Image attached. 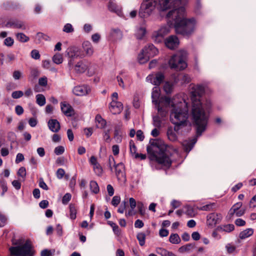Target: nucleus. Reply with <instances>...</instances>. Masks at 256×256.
I'll list each match as a JSON object with an SVG mask.
<instances>
[{"instance_id": "f257e3e1", "label": "nucleus", "mask_w": 256, "mask_h": 256, "mask_svg": "<svg viewBox=\"0 0 256 256\" xmlns=\"http://www.w3.org/2000/svg\"><path fill=\"white\" fill-rule=\"evenodd\" d=\"M184 0H158L157 9L159 11L170 10L166 17L174 20L176 34L189 36L194 32L196 22L194 18H185V8L180 4Z\"/></svg>"}, {"instance_id": "f03ea898", "label": "nucleus", "mask_w": 256, "mask_h": 256, "mask_svg": "<svg viewBox=\"0 0 256 256\" xmlns=\"http://www.w3.org/2000/svg\"><path fill=\"white\" fill-rule=\"evenodd\" d=\"M204 92V88L202 85H197L192 88L190 92L192 121L198 136H201L206 128L209 119V110L211 106L210 100H206L204 104L200 102V98Z\"/></svg>"}, {"instance_id": "7ed1b4c3", "label": "nucleus", "mask_w": 256, "mask_h": 256, "mask_svg": "<svg viewBox=\"0 0 256 256\" xmlns=\"http://www.w3.org/2000/svg\"><path fill=\"white\" fill-rule=\"evenodd\" d=\"M146 150L152 158L163 166L169 168L172 164L170 156L175 150L159 139H150Z\"/></svg>"}, {"instance_id": "20e7f679", "label": "nucleus", "mask_w": 256, "mask_h": 256, "mask_svg": "<svg viewBox=\"0 0 256 256\" xmlns=\"http://www.w3.org/2000/svg\"><path fill=\"white\" fill-rule=\"evenodd\" d=\"M180 106H174L171 110L170 120L171 122L175 126L174 130L168 128L167 131V136L171 141H176L177 138L176 132L186 125L188 118V103L186 101L180 104Z\"/></svg>"}, {"instance_id": "39448f33", "label": "nucleus", "mask_w": 256, "mask_h": 256, "mask_svg": "<svg viewBox=\"0 0 256 256\" xmlns=\"http://www.w3.org/2000/svg\"><path fill=\"white\" fill-rule=\"evenodd\" d=\"M160 89L158 86H155L152 88V102L156 105V106L160 114L162 116H166L168 114V108L170 107L172 109L173 106H180V104L186 101L182 100L178 103H176L175 99L174 100H171L168 97H162L160 98Z\"/></svg>"}, {"instance_id": "423d86ee", "label": "nucleus", "mask_w": 256, "mask_h": 256, "mask_svg": "<svg viewBox=\"0 0 256 256\" xmlns=\"http://www.w3.org/2000/svg\"><path fill=\"white\" fill-rule=\"evenodd\" d=\"M21 240H18L15 244L18 246H12L9 248L12 256H34L35 250L30 240H27L24 244Z\"/></svg>"}, {"instance_id": "0eeeda50", "label": "nucleus", "mask_w": 256, "mask_h": 256, "mask_svg": "<svg viewBox=\"0 0 256 256\" xmlns=\"http://www.w3.org/2000/svg\"><path fill=\"white\" fill-rule=\"evenodd\" d=\"M187 52L185 50H180L173 55L168 61L170 67L176 70H183L187 67L186 62Z\"/></svg>"}, {"instance_id": "6e6552de", "label": "nucleus", "mask_w": 256, "mask_h": 256, "mask_svg": "<svg viewBox=\"0 0 256 256\" xmlns=\"http://www.w3.org/2000/svg\"><path fill=\"white\" fill-rule=\"evenodd\" d=\"M158 4L157 0H144L139 11V15L141 18L148 16L156 8Z\"/></svg>"}, {"instance_id": "1a4fd4ad", "label": "nucleus", "mask_w": 256, "mask_h": 256, "mask_svg": "<svg viewBox=\"0 0 256 256\" xmlns=\"http://www.w3.org/2000/svg\"><path fill=\"white\" fill-rule=\"evenodd\" d=\"M146 80L151 84L158 86L164 80V76L161 72L149 74L146 78Z\"/></svg>"}, {"instance_id": "9d476101", "label": "nucleus", "mask_w": 256, "mask_h": 256, "mask_svg": "<svg viewBox=\"0 0 256 256\" xmlns=\"http://www.w3.org/2000/svg\"><path fill=\"white\" fill-rule=\"evenodd\" d=\"M5 26L8 28H18L22 30H25L26 28L24 22L17 19L10 20L6 22Z\"/></svg>"}, {"instance_id": "9b49d317", "label": "nucleus", "mask_w": 256, "mask_h": 256, "mask_svg": "<svg viewBox=\"0 0 256 256\" xmlns=\"http://www.w3.org/2000/svg\"><path fill=\"white\" fill-rule=\"evenodd\" d=\"M115 174L118 180H126L124 166L122 163L120 162L114 166Z\"/></svg>"}, {"instance_id": "f8f14e48", "label": "nucleus", "mask_w": 256, "mask_h": 256, "mask_svg": "<svg viewBox=\"0 0 256 256\" xmlns=\"http://www.w3.org/2000/svg\"><path fill=\"white\" fill-rule=\"evenodd\" d=\"M90 91V88L86 85L78 86L74 87L72 92L78 96H83L88 94Z\"/></svg>"}, {"instance_id": "ddd939ff", "label": "nucleus", "mask_w": 256, "mask_h": 256, "mask_svg": "<svg viewBox=\"0 0 256 256\" xmlns=\"http://www.w3.org/2000/svg\"><path fill=\"white\" fill-rule=\"evenodd\" d=\"M170 28L168 26H162L154 34V36L156 37V40H158V42H160L162 38L170 32Z\"/></svg>"}, {"instance_id": "4468645a", "label": "nucleus", "mask_w": 256, "mask_h": 256, "mask_svg": "<svg viewBox=\"0 0 256 256\" xmlns=\"http://www.w3.org/2000/svg\"><path fill=\"white\" fill-rule=\"evenodd\" d=\"M165 44L168 48L173 50L179 44V40L175 36H171L165 40Z\"/></svg>"}, {"instance_id": "2eb2a0df", "label": "nucleus", "mask_w": 256, "mask_h": 256, "mask_svg": "<svg viewBox=\"0 0 256 256\" xmlns=\"http://www.w3.org/2000/svg\"><path fill=\"white\" fill-rule=\"evenodd\" d=\"M122 104L114 99L112 100L109 107L110 112L114 114H120L122 110Z\"/></svg>"}, {"instance_id": "dca6fc26", "label": "nucleus", "mask_w": 256, "mask_h": 256, "mask_svg": "<svg viewBox=\"0 0 256 256\" xmlns=\"http://www.w3.org/2000/svg\"><path fill=\"white\" fill-rule=\"evenodd\" d=\"M222 218L220 214L212 213L207 216V223L209 226H214L218 223Z\"/></svg>"}, {"instance_id": "f3484780", "label": "nucleus", "mask_w": 256, "mask_h": 256, "mask_svg": "<svg viewBox=\"0 0 256 256\" xmlns=\"http://www.w3.org/2000/svg\"><path fill=\"white\" fill-rule=\"evenodd\" d=\"M60 108L62 112L67 116H71L74 114L73 108L66 102H60Z\"/></svg>"}, {"instance_id": "a211bd4d", "label": "nucleus", "mask_w": 256, "mask_h": 256, "mask_svg": "<svg viewBox=\"0 0 256 256\" xmlns=\"http://www.w3.org/2000/svg\"><path fill=\"white\" fill-rule=\"evenodd\" d=\"M143 52H144L149 58L153 57L158 54V50L152 44L146 46L143 48Z\"/></svg>"}, {"instance_id": "6ab92c4d", "label": "nucleus", "mask_w": 256, "mask_h": 256, "mask_svg": "<svg viewBox=\"0 0 256 256\" xmlns=\"http://www.w3.org/2000/svg\"><path fill=\"white\" fill-rule=\"evenodd\" d=\"M48 124L50 130L52 132H56L60 130V124L58 120L56 119L50 120Z\"/></svg>"}, {"instance_id": "aec40b11", "label": "nucleus", "mask_w": 256, "mask_h": 256, "mask_svg": "<svg viewBox=\"0 0 256 256\" xmlns=\"http://www.w3.org/2000/svg\"><path fill=\"white\" fill-rule=\"evenodd\" d=\"M110 37L113 41L120 40L122 38V33L119 29H112L110 32Z\"/></svg>"}, {"instance_id": "412c9836", "label": "nucleus", "mask_w": 256, "mask_h": 256, "mask_svg": "<svg viewBox=\"0 0 256 256\" xmlns=\"http://www.w3.org/2000/svg\"><path fill=\"white\" fill-rule=\"evenodd\" d=\"M68 55L72 58H82L84 55L81 54L80 48L76 47H72L69 48Z\"/></svg>"}, {"instance_id": "4be33fe9", "label": "nucleus", "mask_w": 256, "mask_h": 256, "mask_svg": "<svg viewBox=\"0 0 256 256\" xmlns=\"http://www.w3.org/2000/svg\"><path fill=\"white\" fill-rule=\"evenodd\" d=\"M196 142V139L194 138L190 140H184L182 142V145L184 147V150L189 152L193 148L194 144Z\"/></svg>"}, {"instance_id": "5701e85b", "label": "nucleus", "mask_w": 256, "mask_h": 256, "mask_svg": "<svg viewBox=\"0 0 256 256\" xmlns=\"http://www.w3.org/2000/svg\"><path fill=\"white\" fill-rule=\"evenodd\" d=\"M88 68V66L84 61H80L75 65L74 70L77 73H83Z\"/></svg>"}, {"instance_id": "b1692460", "label": "nucleus", "mask_w": 256, "mask_h": 256, "mask_svg": "<svg viewBox=\"0 0 256 256\" xmlns=\"http://www.w3.org/2000/svg\"><path fill=\"white\" fill-rule=\"evenodd\" d=\"M82 48L86 52V56H90L93 54L94 48L90 42H84L82 44Z\"/></svg>"}, {"instance_id": "393cba45", "label": "nucleus", "mask_w": 256, "mask_h": 256, "mask_svg": "<svg viewBox=\"0 0 256 256\" xmlns=\"http://www.w3.org/2000/svg\"><path fill=\"white\" fill-rule=\"evenodd\" d=\"M96 126L98 128H104L106 124V120L102 118L100 115L97 114L96 116Z\"/></svg>"}, {"instance_id": "a878e982", "label": "nucleus", "mask_w": 256, "mask_h": 256, "mask_svg": "<svg viewBox=\"0 0 256 256\" xmlns=\"http://www.w3.org/2000/svg\"><path fill=\"white\" fill-rule=\"evenodd\" d=\"M156 252L162 256H176L172 252L168 251L162 248H156Z\"/></svg>"}, {"instance_id": "bb28decb", "label": "nucleus", "mask_w": 256, "mask_h": 256, "mask_svg": "<svg viewBox=\"0 0 256 256\" xmlns=\"http://www.w3.org/2000/svg\"><path fill=\"white\" fill-rule=\"evenodd\" d=\"M253 234H254L253 229L250 228H247L240 232V238L241 239H244L246 238H247Z\"/></svg>"}, {"instance_id": "cd10ccee", "label": "nucleus", "mask_w": 256, "mask_h": 256, "mask_svg": "<svg viewBox=\"0 0 256 256\" xmlns=\"http://www.w3.org/2000/svg\"><path fill=\"white\" fill-rule=\"evenodd\" d=\"M150 58L147 54L143 52V49L142 50L141 52L138 55V60L140 64H144L147 62Z\"/></svg>"}, {"instance_id": "c85d7f7f", "label": "nucleus", "mask_w": 256, "mask_h": 256, "mask_svg": "<svg viewBox=\"0 0 256 256\" xmlns=\"http://www.w3.org/2000/svg\"><path fill=\"white\" fill-rule=\"evenodd\" d=\"M90 188L92 193L96 194L100 192V188L98 183L94 180H91L90 183Z\"/></svg>"}, {"instance_id": "c756f323", "label": "nucleus", "mask_w": 256, "mask_h": 256, "mask_svg": "<svg viewBox=\"0 0 256 256\" xmlns=\"http://www.w3.org/2000/svg\"><path fill=\"white\" fill-rule=\"evenodd\" d=\"M108 8L110 11L116 12L119 16L122 13L120 10L118 9L116 4L113 2H109L108 4Z\"/></svg>"}, {"instance_id": "7c9ffc66", "label": "nucleus", "mask_w": 256, "mask_h": 256, "mask_svg": "<svg viewBox=\"0 0 256 256\" xmlns=\"http://www.w3.org/2000/svg\"><path fill=\"white\" fill-rule=\"evenodd\" d=\"M36 102L40 106H42L46 104V98L42 94H38L36 96Z\"/></svg>"}, {"instance_id": "2f4dec72", "label": "nucleus", "mask_w": 256, "mask_h": 256, "mask_svg": "<svg viewBox=\"0 0 256 256\" xmlns=\"http://www.w3.org/2000/svg\"><path fill=\"white\" fill-rule=\"evenodd\" d=\"M169 240L172 244H178L180 242V238L177 234H174L170 236Z\"/></svg>"}, {"instance_id": "473e14b6", "label": "nucleus", "mask_w": 256, "mask_h": 256, "mask_svg": "<svg viewBox=\"0 0 256 256\" xmlns=\"http://www.w3.org/2000/svg\"><path fill=\"white\" fill-rule=\"evenodd\" d=\"M16 38L18 41L22 42H27L30 40L28 36H27L24 34L22 32L18 33L16 34Z\"/></svg>"}, {"instance_id": "72a5a7b5", "label": "nucleus", "mask_w": 256, "mask_h": 256, "mask_svg": "<svg viewBox=\"0 0 256 256\" xmlns=\"http://www.w3.org/2000/svg\"><path fill=\"white\" fill-rule=\"evenodd\" d=\"M114 139L117 143H120L122 141V132L118 128H116L114 130Z\"/></svg>"}, {"instance_id": "f704fd0d", "label": "nucleus", "mask_w": 256, "mask_h": 256, "mask_svg": "<svg viewBox=\"0 0 256 256\" xmlns=\"http://www.w3.org/2000/svg\"><path fill=\"white\" fill-rule=\"evenodd\" d=\"M146 237V234L144 232H140L138 234L136 238L138 240L139 244L140 246H143L144 245Z\"/></svg>"}, {"instance_id": "c9c22d12", "label": "nucleus", "mask_w": 256, "mask_h": 256, "mask_svg": "<svg viewBox=\"0 0 256 256\" xmlns=\"http://www.w3.org/2000/svg\"><path fill=\"white\" fill-rule=\"evenodd\" d=\"M52 61L57 64H62L63 62L62 55L59 53L56 54L52 57Z\"/></svg>"}, {"instance_id": "e433bc0d", "label": "nucleus", "mask_w": 256, "mask_h": 256, "mask_svg": "<svg viewBox=\"0 0 256 256\" xmlns=\"http://www.w3.org/2000/svg\"><path fill=\"white\" fill-rule=\"evenodd\" d=\"M130 152L134 158L135 157L136 155L138 154L136 152V147L134 144V142L132 140L130 142Z\"/></svg>"}, {"instance_id": "4c0bfd02", "label": "nucleus", "mask_w": 256, "mask_h": 256, "mask_svg": "<svg viewBox=\"0 0 256 256\" xmlns=\"http://www.w3.org/2000/svg\"><path fill=\"white\" fill-rule=\"evenodd\" d=\"M215 206L214 203H210L209 204L204 205L198 208V209L200 210H204V211H210L213 210Z\"/></svg>"}, {"instance_id": "58836bf2", "label": "nucleus", "mask_w": 256, "mask_h": 256, "mask_svg": "<svg viewBox=\"0 0 256 256\" xmlns=\"http://www.w3.org/2000/svg\"><path fill=\"white\" fill-rule=\"evenodd\" d=\"M146 33V29L143 27L138 28L136 36L138 39H141L144 36Z\"/></svg>"}, {"instance_id": "ea45409f", "label": "nucleus", "mask_w": 256, "mask_h": 256, "mask_svg": "<svg viewBox=\"0 0 256 256\" xmlns=\"http://www.w3.org/2000/svg\"><path fill=\"white\" fill-rule=\"evenodd\" d=\"M93 169L95 174L97 176H100L102 174L103 170L102 166L99 164H97L96 165L94 166Z\"/></svg>"}, {"instance_id": "a19ab883", "label": "nucleus", "mask_w": 256, "mask_h": 256, "mask_svg": "<svg viewBox=\"0 0 256 256\" xmlns=\"http://www.w3.org/2000/svg\"><path fill=\"white\" fill-rule=\"evenodd\" d=\"M193 248V246L192 244H189L180 247L178 249V251L180 252H189L192 248Z\"/></svg>"}, {"instance_id": "79ce46f5", "label": "nucleus", "mask_w": 256, "mask_h": 256, "mask_svg": "<svg viewBox=\"0 0 256 256\" xmlns=\"http://www.w3.org/2000/svg\"><path fill=\"white\" fill-rule=\"evenodd\" d=\"M70 218L72 220H74L76 218V210L73 204L70 205Z\"/></svg>"}, {"instance_id": "37998d69", "label": "nucleus", "mask_w": 256, "mask_h": 256, "mask_svg": "<svg viewBox=\"0 0 256 256\" xmlns=\"http://www.w3.org/2000/svg\"><path fill=\"white\" fill-rule=\"evenodd\" d=\"M62 30L66 33H70L74 32V28L70 24L68 23L64 26Z\"/></svg>"}, {"instance_id": "c03bdc74", "label": "nucleus", "mask_w": 256, "mask_h": 256, "mask_svg": "<svg viewBox=\"0 0 256 256\" xmlns=\"http://www.w3.org/2000/svg\"><path fill=\"white\" fill-rule=\"evenodd\" d=\"M242 204V202H238L234 204L230 210V214L232 215L234 214V212H236V210L240 209Z\"/></svg>"}, {"instance_id": "a18cd8bd", "label": "nucleus", "mask_w": 256, "mask_h": 256, "mask_svg": "<svg viewBox=\"0 0 256 256\" xmlns=\"http://www.w3.org/2000/svg\"><path fill=\"white\" fill-rule=\"evenodd\" d=\"M161 120L158 116H154L153 118V124L154 126L160 128L161 126Z\"/></svg>"}, {"instance_id": "49530a36", "label": "nucleus", "mask_w": 256, "mask_h": 256, "mask_svg": "<svg viewBox=\"0 0 256 256\" xmlns=\"http://www.w3.org/2000/svg\"><path fill=\"white\" fill-rule=\"evenodd\" d=\"M54 152L56 155H60L64 152V148L62 146H56L55 148Z\"/></svg>"}, {"instance_id": "de8ad7c7", "label": "nucleus", "mask_w": 256, "mask_h": 256, "mask_svg": "<svg viewBox=\"0 0 256 256\" xmlns=\"http://www.w3.org/2000/svg\"><path fill=\"white\" fill-rule=\"evenodd\" d=\"M138 208L140 214L142 216H144L145 214L146 209H145V207H144L143 203L142 202H138Z\"/></svg>"}, {"instance_id": "09e8293b", "label": "nucleus", "mask_w": 256, "mask_h": 256, "mask_svg": "<svg viewBox=\"0 0 256 256\" xmlns=\"http://www.w3.org/2000/svg\"><path fill=\"white\" fill-rule=\"evenodd\" d=\"M18 175L22 178H24L26 176V170L25 168H20L18 172Z\"/></svg>"}, {"instance_id": "8fccbe9b", "label": "nucleus", "mask_w": 256, "mask_h": 256, "mask_svg": "<svg viewBox=\"0 0 256 256\" xmlns=\"http://www.w3.org/2000/svg\"><path fill=\"white\" fill-rule=\"evenodd\" d=\"M71 194L69 193H66L64 195L62 199V202L64 204H66L71 199Z\"/></svg>"}, {"instance_id": "3c124183", "label": "nucleus", "mask_w": 256, "mask_h": 256, "mask_svg": "<svg viewBox=\"0 0 256 256\" xmlns=\"http://www.w3.org/2000/svg\"><path fill=\"white\" fill-rule=\"evenodd\" d=\"M24 94V93L22 91L18 90L14 91L12 94V96L14 98H18L22 97Z\"/></svg>"}, {"instance_id": "603ef678", "label": "nucleus", "mask_w": 256, "mask_h": 256, "mask_svg": "<svg viewBox=\"0 0 256 256\" xmlns=\"http://www.w3.org/2000/svg\"><path fill=\"white\" fill-rule=\"evenodd\" d=\"M14 40L11 37L6 38L4 40V44L8 46H11L13 45Z\"/></svg>"}, {"instance_id": "864d4df0", "label": "nucleus", "mask_w": 256, "mask_h": 256, "mask_svg": "<svg viewBox=\"0 0 256 256\" xmlns=\"http://www.w3.org/2000/svg\"><path fill=\"white\" fill-rule=\"evenodd\" d=\"M120 196H116L112 198V204L114 206H116L120 203Z\"/></svg>"}, {"instance_id": "5fc2aeb1", "label": "nucleus", "mask_w": 256, "mask_h": 256, "mask_svg": "<svg viewBox=\"0 0 256 256\" xmlns=\"http://www.w3.org/2000/svg\"><path fill=\"white\" fill-rule=\"evenodd\" d=\"M38 84L42 86H46L48 84V79L46 76L40 78L38 80Z\"/></svg>"}, {"instance_id": "6e6d98bb", "label": "nucleus", "mask_w": 256, "mask_h": 256, "mask_svg": "<svg viewBox=\"0 0 256 256\" xmlns=\"http://www.w3.org/2000/svg\"><path fill=\"white\" fill-rule=\"evenodd\" d=\"M39 186L40 188H42V189H44V190H48V186L46 185V182H44V180L42 178H40V180H39Z\"/></svg>"}, {"instance_id": "4d7b16f0", "label": "nucleus", "mask_w": 256, "mask_h": 256, "mask_svg": "<svg viewBox=\"0 0 256 256\" xmlns=\"http://www.w3.org/2000/svg\"><path fill=\"white\" fill-rule=\"evenodd\" d=\"M31 56L35 59V60H38L40 58V54H39V52L36 50H34L31 52Z\"/></svg>"}, {"instance_id": "13d9d810", "label": "nucleus", "mask_w": 256, "mask_h": 256, "mask_svg": "<svg viewBox=\"0 0 256 256\" xmlns=\"http://www.w3.org/2000/svg\"><path fill=\"white\" fill-rule=\"evenodd\" d=\"M65 174V172L64 169L62 168H58L56 172V177L58 179H61L64 176V174Z\"/></svg>"}, {"instance_id": "bf43d9fd", "label": "nucleus", "mask_w": 256, "mask_h": 256, "mask_svg": "<svg viewBox=\"0 0 256 256\" xmlns=\"http://www.w3.org/2000/svg\"><path fill=\"white\" fill-rule=\"evenodd\" d=\"M15 112L18 116H20L24 113V110L22 106L18 105L15 107Z\"/></svg>"}, {"instance_id": "052dcab7", "label": "nucleus", "mask_w": 256, "mask_h": 256, "mask_svg": "<svg viewBox=\"0 0 256 256\" xmlns=\"http://www.w3.org/2000/svg\"><path fill=\"white\" fill-rule=\"evenodd\" d=\"M112 165L114 166L116 164L114 158L112 156H110L108 158V166L111 170H112Z\"/></svg>"}, {"instance_id": "680f3d73", "label": "nucleus", "mask_w": 256, "mask_h": 256, "mask_svg": "<svg viewBox=\"0 0 256 256\" xmlns=\"http://www.w3.org/2000/svg\"><path fill=\"white\" fill-rule=\"evenodd\" d=\"M100 38V35L98 34H94L92 36V41L94 43H98Z\"/></svg>"}, {"instance_id": "e2e57ef3", "label": "nucleus", "mask_w": 256, "mask_h": 256, "mask_svg": "<svg viewBox=\"0 0 256 256\" xmlns=\"http://www.w3.org/2000/svg\"><path fill=\"white\" fill-rule=\"evenodd\" d=\"M164 88L166 93H170L172 90V86L167 82L164 84Z\"/></svg>"}, {"instance_id": "0e129e2a", "label": "nucleus", "mask_w": 256, "mask_h": 256, "mask_svg": "<svg viewBox=\"0 0 256 256\" xmlns=\"http://www.w3.org/2000/svg\"><path fill=\"white\" fill-rule=\"evenodd\" d=\"M234 226L233 224H228L224 226V230L226 232H230L234 230Z\"/></svg>"}, {"instance_id": "69168bd1", "label": "nucleus", "mask_w": 256, "mask_h": 256, "mask_svg": "<svg viewBox=\"0 0 256 256\" xmlns=\"http://www.w3.org/2000/svg\"><path fill=\"white\" fill-rule=\"evenodd\" d=\"M6 222V216L0 213V227L4 226Z\"/></svg>"}, {"instance_id": "338daca9", "label": "nucleus", "mask_w": 256, "mask_h": 256, "mask_svg": "<svg viewBox=\"0 0 256 256\" xmlns=\"http://www.w3.org/2000/svg\"><path fill=\"white\" fill-rule=\"evenodd\" d=\"M138 140L140 141H142L144 138L143 132L141 130H138L136 134Z\"/></svg>"}, {"instance_id": "774afa93", "label": "nucleus", "mask_w": 256, "mask_h": 256, "mask_svg": "<svg viewBox=\"0 0 256 256\" xmlns=\"http://www.w3.org/2000/svg\"><path fill=\"white\" fill-rule=\"evenodd\" d=\"M12 185L17 190H20V187H21V184L18 180H14L12 182Z\"/></svg>"}]
</instances>
